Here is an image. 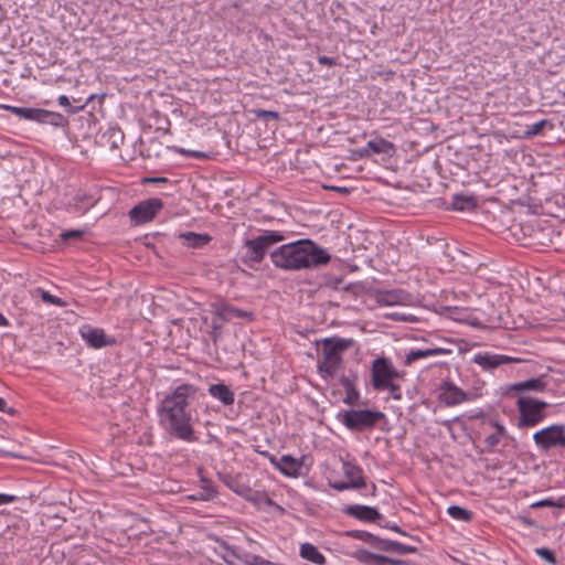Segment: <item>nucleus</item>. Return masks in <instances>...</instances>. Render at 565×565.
Listing matches in <instances>:
<instances>
[{
    "label": "nucleus",
    "mask_w": 565,
    "mask_h": 565,
    "mask_svg": "<svg viewBox=\"0 0 565 565\" xmlns=\"http://www.w3.org/2000/svg\"><path fill=\"white\" fill-rule=\"evenodd\" d=\"M196 393L198 387L194 385L181 384L161 401L158 409L159 422L163 429L170 436L185 443L198 441L192 426V414L188 411L189 399Z\"/></svg>",
    "instance_id": "f257e3e1"
},
{
    "label": "nucleus",
    "mask_w": 565,
    "mask_h": 565,
    "mask_svg": "<svg viewBox=\"0 0 565 565\" xmlns=\"http://www.w3.org/2000/svg\"><path fill=\"white\" fill-rule=\"evenodd\" d=\"M270 258L278 268L302 270L327 265L331 256L311 239H298L273 250Z\"/></svg>",
    "instance_id": "f03ea898"
},
{
    "label": "nucleus",
    "mask_w": 565,
    "mask_h": 565,
    "mask_svg": "<svg viewBox=\"0 0 565 565\" xmlns=\"http://www.w3.org/2000/svg\"><path fill=\"white\" fill-rule=\"evenodd\" d=\"M320 343L318 372L323 379L333 377L343 365L342 353L353 345V340L332 337L321 340Z\"/></svg>",
    "instance_id": "7ed1b4c3"
},
{
    "label": "nucleus",
    "mask_w": 565,
    "mask_h": 565,
    "mask_svg": "<svg viewBox=\"0 0 565 565\" xmlns=\"http://www.w3.org/2000/svg\"><path fill=\"white\" fill-rule=\"evenodd\" d=\"M404 375L387 358H377L371 365V384L375 391H388L396 401L402 399L401 385L397 383Z\"/></svg>",
    "instance_id": "20e7f679"
},
{
    "label": "nucleus",
    "mask_w": 565,
    "mask_h": 565,
    "mask_svg": "<svg viewBox=\"0 0 565 565\" xmlns=\"http://www.w3.org/2000/svg\"><path fill=\"white\" fill-rule=\"evenodd\" d=\"M547 407L548 404L544 401L531 396H520L516 401L519 413L516 426L521 429L535 427L546 417Z\"/></svg>",
    "instance_id": "39448f33"
},
{
    "label": "nucleus",
    "mask_w": 565,
    "mask_h": 565,
    "mask_svg": "<svg viewBox=\"0 0 565 565\" xmlns=\"http://www.w3.org/2000/svg\"><path fill=\"white\" fill-rule=\"evenodd\" d=\"M385 417L384 413L373 409H349L339 414L340 422L350 430L363 431L371 429Z\"/></svg>",
    "instance_id": "423d86ee"
},
{
    "label": "nucleus",
    "mask_w": 565,
    "mask_h": 565,
    "mask_svg": "<svg viewBox=\"0 0 565 565\" xmlns=\"http://www.w3.org/2000/svg\"><path fill=\"white\" fill-rule=\"evenodd\" d=\"M285 236L280 232L264 231L262 235L245 242V257L254 263H260L271 246L280 243Z\"/></svg>",
    "instance_id": "0eeeda50"
},
{
    "label": "nucleus",
    "mask_w": 565,
    "mask_h": 565,
    "mask_svg": "<svg viewBox=\"0 0 565 565\" xmlns=\"http://www.w3.org/2000/svg\"><path fill=\"white\" fill-rule=\"evenodd\" d=\"M536 447L543 451L553 448H565V426L554 424L545 427L533 435Z\"/></svg>",
    "instance_id": "6e6552de"
},
{
    "label": "nucleus",
    "mask_w": 565,
    "mask_h": 565,
    "mask_svg": "<svg viewBox=\"0 0 565 565\" xmlns=\"http://www.w3.org/2000/svg\"><path fill=\"white\" fill-rule=\"evenodd\" d=\"M162 207L163 202L161 199L150 198L135 205L129 211V217L135 225L145 224L152 221Z\"/></svg>",
    "instance_id": "1a4fd4ad"
},
{
    "label": "nucleus",
    "mask_w": 565,
    "mask_h": 565,
    "mask_svg": "<svg viewBox=\"0 0 565 565\" xmlns=\"http://www.w3.org/2000/svg\"><path fill=\"white\" fill-rule=\"evenodd\" d=\"M82 339L93 349H100L104 347L114 345L116 340L107 337L103 329L94 328L89 324H84L79 328Z\"/></svg>",
    "instance_id": "9d476101"
},
{
    "label": "nucleus",
    "mask_w": 565,
    "mask_h": 565,
    "mask_svg": "<svg viewBox=\"0 0 565 565\" xmlns=\"http://www.w3.org/2000/svg\"><path fill=\"white\" fill-rule=\"evenodd\" d=\"M439 399L447 406H455L469 399V394L450 381H444L440 385Z\"/></svg>",
    "instance_id": "9b49d317"
},
{
    "label": "nucleus",
    "mask_w": 565,
    "mask_h": 565,
    "mask_svg": "<svg viewBox=\"0 0 565 565\" xmlns=\"http://www.w3.org/2000/svg\"><path fill=\"white\" fill-rule=\"evenodd\" d=\"M473 363L481 366L484 371H491L500 365L516 363L521 360L504 354L478 353L472 359Z\"/></svg>",
    "instance_id": "f8f14e48"
},
{
    "label": "nucleus",
    "mask_w": 565,
    "mask_h": 565,
    "mask_svg": "<svg viewBox=\"0 0 565 565\" xmlns=\"http://www.w3.org/2000/svg\"><path fill=\"white\" fill-rule=\"evenodd\" d=\"M212 312L222 321H231L233 318L253 319V312L233 307L226 302H217L212 305Z\"/></svg>",
    "instance_id": "ddd939ff"
},
{
    "label": "nucleus",
    "mask_w": 565,
    "mask_h": 565,
    "mask_svg": "<svg viewBox=\"0 0 565 565\" xmlns=\"http://www.w3.org/2000/svg\"><path fill=\"white\" fill-rule=\"evenodd\" d=\"M302 459L294 458L290 455H284L277 460L275 457L270 458V462L285 476L298 477L301 475Z\"/></svg>",
    "instance_id": "4468645a"
},
{
    "label": "nucleus",
    "mask_w": 565,
    "mask_h": 565,
    "mask_svg": "<svg viewBox=\"0 0 565 565\" xmlns=\"http://www.w3.org/2000/svg\"><path fill=\"white\" fill-rule=\"evenodd\" d=\"M344 512L360 521L375 522L381 519V513L372 507L353 504L344 509Z\"/></svg>",
    "instance_id": "2eb2a0df"
},
{
    "label": "nucleus",
    "mask_w": 565,
    "mask_h": 565,
    "mask_svg": "<svg viewBox=\"0 0 565 565\" xmlns=\"http://www.w3.org/2000/svg\"><path fill=\"white\" fill-rule=\"evenodd\" d=\"M342 470L343 475L348 478L349 483L358 484L353 487V489H361L366 487V481L363 477V471L359 466L350 461H343Z\"/></svg>",
    "instance_id": "dca6fc26"
},
{
    "label": "nucleus",
    "mask_w": 565,
    "mask_h": 565,
    "mask_svg": "<svg viewBox=\"0 0 565 565\" xmlns=\"http://www.w3.org/2000/svg\"><path fill=\"white\" fill-rule=\"evenodd\" d=\"M39 124L51 125L53 127L65 128L68 126V119L60 113L50 111L39 108L38 120Z\"/></svg>",
    "instance_id": "f3484780"
},
{
    "label": "nucleus",
    "mask_w": 565,
    "mask_h": 565,
    "mask_svg": "<svg viewBox=\"0 0 565 565\" xmlns=\"http://www.w3.org/2000/svg\"><path fill=\"white\" fill-rule=\"evenodd\" d=\"M209 394L220 401L224 406L234 404V392L223 383L211 384L209 386Z\"/></svg>",
    "instance_id": "a211bd4d"
},
{
    "label": "nucleus",
    "mask_w": 565,
    "mask_h": 565,
    "mask_svg": "<svg viewBox=\"0 0 565 565\" xmlns=\"http://www.w3.org/2000/svg\"><path fill=\"white\" fill-rule=\"evenodd\" d=\"M546 382L543 377H532L523 382L511 384L508 387V392L514 391V392H525V391H533V392H543L546 388Z\"/></svg>",
    "instance_id": "6ab92c4d"
},
{
    "label": "nucleus",
    "mask_w": 565,
    "mask_h": 565,
    "mask_svg": "<svg viewBox=\"0 0 565 565\" xmlns=\"http://www.w3.org/2000/svg\"><path fill=\"white\" fill-rule=\"evenodd\" d=\"M450 352H451L450 350L444 349V348L411 350L405 356V364L411 365L412 363H414L420 359L440 355V354H448Z\"/></svg>",
    "instance_id": "aec40b11"
},
{
    "label": "nucleus",
    "mask_w": 565,
    "mask_h": 565,
    "mask_svg": "<svg viewBox=\"0 0 565 565\" xmlns=\"http://www.w3.org/2000/svg\"><path fill=\"white\" fill-rule=\"evenodd\" d=\"M125 135L119 127L108 128L100 137L102 143L109 149H118L122 145Z\"/></svg>",
    "instance_id": "412c9836"
},
{
    "label": "nucleus",
    "mask_w": 565,
    "mask_h": 565,
    "mask_svg": "<svg viewBox=\"0 0 565 565\" xmlns=\"http://www.w3.org/2000/svg\"><path fill=\"white\" fill-rule=\"evenodd\" d=\"M179 237L185 246L191 248H201L212 241V237L209 234L194 232L180 233Z\"/></svg>",
    "instance_id": "4be33fe9"
},
{
    "label": "nucleus",
    "mask_w": 565,
    "mask_h": 565,
    "mask_svg": "<svg viewBox=\"0 0 565 565\" xmlns=\"http://www.w3.org/2000/svg\"><path fill=\"white\" fill-rule=\"evenodd\" d=\"M407 298L403 290H385L377 294V302L382 306H396L405 303Z\"/></svg>",
    "instance_id": "5701e85b"
},
{
    "label": "nucleus",
    "mask_w": 565,
    "mask_h": 565,
    "mask_svg": "<svg viewBox=\"0 0 565 565\" xmlns=\"http://www.w3.org/2000/svg\"><path fill=\"white\" fill-rule=\"evenodd\" d=\"M300 556L317 565H324L327 559L319 550L310 543H303L300 545Z\"/></svg>",
    "instance_id": "b1692460"
},
{
    "label": "nucleus",
    "mask_w": 565,
    "mask_h": 565,
    "mask_svg": "<svg viewBox=\"0 0 565 565\" xmlns=\"http://www.w3.org/2000/svg\"><path fill=\"white\" fill-rule=\"evenodd\" d=\"M451 206L456 211H471L477 206V199L473 195L456 194Z\"/></svg>",
    "instance_id": "393cba45"
},
{
    "label": "nucleus",
    "mask_w": 565,
    "mask_h": 565,
    "mask_svg": "<svg viewBox=\"0 0 565 565\" xmlns=\"http://www.w3.org/2000/svg\"><path fill=\"white\" fill-rule=\"evenodd\" d=\"M3 108L21 119L31 121L38 120L39 108L18 107L10 105H4Z\"/></svg>",
    "instance_id": "a878e982"
},
{
    "label": "nucleus",
    "mask_w": 565,
    "mask_h": 565,
    "mask_svg": "<svg viewBox=\"0 0 565 565\" xmlns=\"http://www.w3.org/2000/svg\"><path fill=\"white\" fill-rule=\"evenodd\" d=\"M367 148L373 153H385V154H391L395 149L394 145L384 138H375V139L370 140L367 142Z\"/></svg>",
    "instance_id": "bb28decb"
},
{
    "label": "nucleus",
    "mask_w": 565,
    "mask_h": 565,
    "mask_svg": "<svg viewBox=\"0 0 565 565\" xmlns=\"http://www.w3.org/2000/svg\"><path fill=\"white\" fill-rule=\"evenodd\" d=\"M355 558L365 565H379L381 555L374 554L366 550H358L354 553Z\"/></svg>",
    "instance_id": "cd10ccee"
},
{
    "label": "nucleus",
    "mask_w": 565,
    "mask_h": 565,
    "mask_svg": "<svg viewBox=\"0 0 565 565\" xmlns=\"http://www.w3.org/2000/svg\"><path fill=\"white\" fill-rule=\"evenodd\" d=\"M447 511L455 520L469 522L472 519V512L459 505H450Z\"/></svg>",
    "instance_id": "c85d7f7f"
},
{
    "label": "nucleus",
    "mask_w": 565,
    "mask_h": 565,
    "mask_svg": "<svg viewBox=\"0 0 565 565\" xmlns=\"http://www.w3.org/2000/svg\"><path fill=\"white\" fill-rule=\"evenodd\" d=\"M94 98H95V95H90L87 98L86 103L83 104V105H79V106H72L71 103H70V99H68V97L66 95H61L57 100H58V104L61 106L66 108L67 113H70V114H77L81 110H83L85 108L86 104L92 102Z\"/></svg>",
    "instance_id": "c756f323"
},
{
    "label": "nucleus",
    "mask_w": 565,
    "mask_h": 565,
    "mask_svg": "<svg viewBox=\"0 0 565 565\" xmlns=\"http://www.w3.org/2000/svg\"><path fill=\"white\" fill-rule=\"evenodd\" d=\"M347 535L350 537L363 541V542L370 544L372 547L375 546V542H376V537H377L376 535H374L370 532L360 531V530L349 531V532H347Z\"/></svg>",
    "instance_id": "7c9ffc66"
},
{
    "label": "nucleus",
    "mask_w": 565,
    "mask_h": 565,
    "mask_svg": "<svg viewBox=\"0 0 565 565\" xmlns=\"http://www.w3.org/2000/svg\"><path fill=\"white\" fill-rule=\"evenodd\" d=\"M227 486L237 494L246 498L247 500L254 501L255 498L252 497V489L247 486L238 483L237 481L227 482Z\"/></svg>",
    "instance_id": "2f4dec72"
},
{
    "label": "nucleus",
    "mask_w": 565,
    "mask_h": 565,
    "mask_svg": "<svg viewBox=\"0 0 565 565\" xmlns=\"http://www.w3.org/2000/svg\"><path fill=\"white\" fill-rule=\"evenodd\" d=\"M85 234V231L82 230H70L64 231L60 234V238L62 242H67L70 239H79Z\"/></svg>",
    "instance_id": "473e14b6"
},
{
    "label": "nucleus",
    "mask_w": 565,
    "mask_h": 565,
    "mask_svg": "<svg viewBox=\"0 0 565 565\" xmlns=\"http://www.w3.org/2000/svg\"><path fill=\"white\" fill-rule=\"evenodd\" d=\"M535 553L544 561L550 564H556V557L553 551L546 547H540L535 550Z\"/></svg>",
    "instance_id": "72a5a7b5"
},
{
    "label": "nucleus",
    "mask_w": 565,
    "mask_h": 565,
    "mask_svg": "<svg viewBox=\"0 0 565 565\" xmlns=\"http://www.w3.org/2000/svg\"><path fill=\"white\" fill-rule=\"evenodd\" d=\"M547 122L548 121L546 119H542V120L535 122L534 125H532L530 127L529 130L525 131V137L531 138V137L540 135L542 132V129L546 126Z\"/></svg>",
    "instance_id": "f704fd0d"
},
{
    "label": "nucleus",
    "mask_w": 565,
    "mask_h": 565,
    "mask_svg": "<svg viewBox=\"0 0 565 565\" xmlns=\"http://www.w3.org/2000/svg\"><path fill=\"white\" fill-rule=\"evenodd\" d=\"M394 545H395V541L380 539L377 536L374 548H377V550H381L384 552H394Z\"/></svg>",
    "instance_id": "c9c22d12"
},
{
    "label": "nucleus",
    "mask_w": 565,
    "mask_h": 565,
    "mask_svg": "<svg viewBox=\"0 0 565 565\" xmlns=\"http://www.w3.org/2000/svg\"><path fill=\"white\" fill-rule=\"evenodd\" d=\"M41 298L46 303H51V305H55V306H60V307L65 306V302L61 298H58L54 295H51L49 291H45V290H41Z\"/></svg>",
    "instance_id": "e433bc0d"
},
{
    "label": "nucleus",
    "mask_w": 565,
    "mask_h": 565,
    "mask_svg": "<svg viewBox=\"0 0 565 565\" xmlns=\"http://www.w3.org/2000/svg\"><path fill=\"white\" fill-rule=\"evenodd\" d=\"M358 380V375L356 373L352 374V376H341L340 377V384L343 386L344 391H350L355 386V382Z\"/></svg>",
    "instance_id": "4c0bfd02"
},
{
    "label": "nucleus",
    "mask_w": 565,
    "mask_h": 565,
    "mask_svg": "<svg viewBox=\"0 0 565 565\" xmlns=\"http://www.w3.org/2000/svg\"><path fill=\"white\" fill-rule=\"evenodd\" d=\"M359 399H360V393L356 390V387H354V388L345 392V397H344L343 402L345 404L352 406V405H356L359 403Z\"/></svg>",
    "instance_id": "58836bf2"
},
{
    "label": "nucleus",
    "mask_w": 565,
    "mask_h": 565,
    "mask_svg": "<svg viewBox=\"0 0 565 565\" xmlns=\"http://www.w3.org/2000/svg\"><path fill=\"white\" fill-rule=\"evenodd\" d=\"M417 552V547L405 545L399 542H395L394 545V553L406 555V554H414Z\"/></svg>",
    "instance_id": "ea45409f"
},
{
    "label": "nucleus",
    "mask_w": 565,
    "mask_h": 565,
    "mask_svg": "<svg viewBox=\"0 0 565 565\" xmlns=\"http://www.w3.org/2000/svg\"><path fill=\"white\" fill-rule=\"evenodd\" d=\"M216 493L217 492L214 489V487L211 486L210 483H206L202 487V492L200 493V499L211 500V499L215 498Z\"/></svg>",
    "instance_id": "a19ab883"
},
{
    "label": "nucleus",
    "mask_w": 565,
    "mask_h": 565,
    "mask_svg": "<svg viewBox=\"0 0 565 565\" xmlns=\"http://www.w3.org/2000/svg\"><path fill=\"white\" fill-rule=\"evenodd\" d=\"M501 437L497 433L490 434L486 439V446L488 451H493L497 445L500 443Z\"/></svg>",
    "instance_id": "79ce46f5"
},
{
    "label": "nucleus",
    "mask_w": 565,
    "mask_h": 565,
    "mask_svg": "<svg viewBox=\"0 0 565 565\" xmlns=\"http://www.w3.org/2000/svg\"><path fill=\"white\" fill-rule=\"evenodd\" d=\"M254 114L258 118H266V119H279V113L274 110H264V109H256L254 110Z\"/></svg>",
    "instance_id": "37998d69"
},
{
    "label": "nucleus",
    "mask_w": 565,
    "mask_h": 565,
    "mask_svg": "<svg viewBox=\"0 0 565 565\" xmlns=\"http://www.w3.org/2000/svg\"><path fill=\"white\" fill-rule=\"evenodd\" d=\"M356 484L354 483H349V481H334V482H330V487L334 490H338V491H344V490H349V489H353V487H355Z\"/></svg>",
    "instance_id": "c03bdc74"
},
{
    "label": "nucleus",
    "mask_w": 565,
    "mask_h": 565,
    "mask_svg": "<svg viewBox=\"0 0 565 565\" xmlns=\"http://www.w3.org/2000/svg\"><path fill=\"white\" fill-rule=\"evenodd\" d=\"M403 561L381 555L379 565H402Z\"/></svg>",
    "instance_id": "a18cd8bd"
},
{
    "label": "nucleus",
    "mask_w": 565,
    "mask_h": 565,
    "mask_svg": "<svg viewBox=\"0 0 565 565\" xmlns=\"http://www.w3.org/2000/svg\"><path fill=\"white\" fill-rule=\"evenodd\" d=\"M318 62L322 65H327L329 67L337 65V61L333 57H329L326 55L318 56Z\"/></svg>",
    "instance_id": "49530a36"
},
{
    "label": "nucleus",
    "mask_w": 565,
    "mask_h": 565,
    "mask_svg": "<svg viewBox=\"0 0 565 565\" xmlns=\"http://www.w3.org/2000/svg\"><path fill=\"white\" fill-rule=\"evenodd\" d=\"M555 502L551 499H544L532 504V508L554 507Z\"/></svg>",
    "instance_id": "de8ad7c7"
},
{
    "label": "nucleus",
    "mask_w": 565,
    "mask_h": 565,
    "mask_svg": "<svg viewBox=\"0 0 565 565\" xmlns=\"http://www.w3.org/2000/svg\"><path fill=\"white\" fill-rule=\"evenodd\" d=\"M15 501V497L11 494L0 493V505L9 504Z\"/></svg>",
    "instance_id": "09e8293b"
},
{
    "label": "nucleus",
    "mask_w": 565,
    "mask_h": 565,
    "mask_svg": "<svg viewBox=\"0 0 565 565\" xmlns=\"http://www.w3.org/2000/svg\"><path fill=\"white\" fill-rule=\"evenodd\" d=\"M493 426L495 428L494 433H497L499 435V437L502 438L507 435V430L503 425L499 424L498 422H494Z\"/></svg>",
    "instance_id": "8fccbe9b"
},
{
    "label": "nucleus",
    "mask_w": 565,
    "mask_h": 565,
    "mask_svg": "<svg viewBox=\"0 0 565 565\" xmlns=\"http://www.w3.org/2000/svg\"><path fill=\"white\" fill-rule=\"evenodd\" d=\"M146 181H148V182L164 183L168 180H167V178H163V177H157V178H148V179H146Z\"/></svg>",
    "instance_id": "3c124183"
},
{
    "label": "nucleus",
    "mask_w": 565,
    "mask_h": 565,
    "mask_svg": "<svg viewBox=\"0 0 565 565\" xmlns=\"http://www.w3.org/2000/svg\"><path fill=\"white\" fill-rule=\"evenodd\" d=\"M385 527H387L394 532H397L402 535H406V533L398 525H385Z\"/></svg>",
    "instance_id": "603ef678"
},
{
    "label": "nucleus",
    "mask_w": 565,
    "mask_h": 565,
    "mask_svg": "<svg viewBox=\"0 0 565 565\" xmlns=\"http://www.w3.org/2000/svg\"><path fill=\"white\" fill-rule=\"evenodd\" d=\"M9 320L0 312V327H8Z\"/></svg>",
    "instance_id": "864d4df0"
},
{
    "label": "nucleus",
    "mask_w": 565,
    "mask_h": 565,
    "mask_svg": "<svg viewBox=\"0 0 565 565\" xmlns=\"http://www.w3.org/2000/svg\"><path fill=\"white\" fill-rule=\"evenodd\" d=\"M213 332L218 334L221 332V326L213 322L212 324Z\"/></svg>",
    "instance_id": "5fc2aeb1"
},
{
    "label": "nucleus",
    "mask_w": 565,
    "mask_h": 565,
    "mask_svg": "<svg viewBox=\"0 0 565 565\" xmlns=\"http://www.w3.org/2000/svg\"><path fill=\"white\" fill-rule=\"evenodd\" d=\"M6 401L2 397H0V412H6Z\"/></svg>",
    "instance_id": "6e6d98bb"
},
{
    "label": "nucleus",
    "mask_w": 565,
    "mask_h": 565,
    "mask_svg": "<svg viewBox=\"0 0 565 565\" xmlns=\"http://www.w3.org/2000/svg\"><path fill=\"white\" fill-rule=\"evenodd\" d=\"M191 156L195 157V158H203L204 157V153L202 152H199V151H191L189 152Z\"/></svg>",
    "instance_id": "4d7b16f0"
},
{
    "label": "nucleus",
    "mask_w": 565,
    "mask_h": 565,
    "mask_svg": "<svg viewBox=\"0 0 565 565\" xmlns=\"http://www.w3.org/2000/svg\"><path fill=\"white\" fill-rule=\"evenodd\" d=\"M332 189L342 193H349V190L347 188L333 186Z\"/></svg>",
    "instance_id": "13d9d810"
},
{
    "label": "nucleus",
    "mask_w": 565,
    "mask_h": 565,
    "mask_svg": "<svg viewBox=\"0 0 565 565\" xmlns=\"http://www.w3.org/2000/svg\"><path fill=\"white\" fill-rule=\"evenodd\" d=\"M95 203H96V200L93 199L92 196H89L88 201H87L88 206H93Z\"/></svg>",
    "instance_id": "bf43d9fd"
},
{
    "label": "nucleus",
    "mask_w": 565,
    "mask_h": 565,
    "mask_svg": "<svg viewBox=\"0 0 565 565\" xmlns=\"http://www.w3.org/2000/svg\"><path fill=\"white\" fill-rule=\"evenodd\" d=\"M375 492H376V486H375V484H373V486H372V494L374 495V494H375Z\"/></svg>",
    "instance_id": "052dcab7"
},
{
    "label": "nucleus",
    "mask_w": 565,
    "mask_h": 565,
    "mask_svg": "<svg viewBox=\"0 0 565 565\" xmlns=\"http://www.w3.org/2000/svg\"><path fill=\"white\" fill-rule=\"evenodd\" d=\"M266 503H267V504H273V501H271V499H269V498H266Z\"/></svg>",
    "instance_id": "680f3d73"
},
{
    "label": "nucleus",
    "mask_w": 565,
    "mask_h": 565,
    "mask_svg": "<svg viewBox=\"0 0 565 565\" xmlns=\"http://www.w3.org/2000/svg\"><path fill=\"white\" fill-rule=\"evenodd\" d=\"M224 561L226 562L227 565H235L233 562L227 561L226 558H224Z\"/></svg>",
    "instance_id": "e2e57ef3"
},
{
    "label": "nucleus",
    "mask_w": 565,
    "mask_h": 565,
    "mask_svg": "<svg viewBox=\"0 0 565 565\" xmlns=\"http://www.w3.org/2000/svg\"><path fill=\"white\" fill-rule=\"evenodd\" d=\"M402 320H404V321H411L412 319H408V318H406V317H403V318H402Z\"/></svg>",
    "instance_id": "0e129e2a"
}]
</instances>
